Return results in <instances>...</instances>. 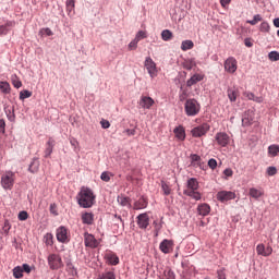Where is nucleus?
<instances>
[{
    "label": "nucleus",
    "instance_id": "f257e3e1",
    "mask_svg": "<svg viewBox=\"0 0 279 279\" xmlns=\"http://www.w3.org/2000/svg\"><path fill=\"white\" fill-rule=\"evenodd\" d=\"M96 197L90 187L82 186L76 195V202L81 208H93Z\"/></svg>",
    "mask_w": 279,
    "mask_h": 279
},
{
    "label": "nucleus",
    "instance_id": "f03ea898",
    "mask_svg": "<svg viewBox=\"0 0 279 279\" xmlns=\"http://www.w3.org/2000/svg\"><path fill=\"white\" fill-rule=\"evenodd\" d=\"M186 117H197L202 110V105L195 98H189L184 104Z\"/></svg>",
    "mask_w": 279,
    "mask_h": 279
},
{
    "label": "nucleus",
    "instance_id": "7ed1b4c3",
    "mask_svg": "<svg viewBox=\"0 0 279 279\" xmlns=\"http://www.w3.org/2000/svg\"><path fill=\"white\" fill-rule=\"evenodd\" d=\"M16 180V175L13 171H7L1 175V186L4 191H12L14 187V182Z\"/></svg>",
    "mask_w": 279,
    "mask_h": 279
},
{
    "label": "nucleus",
    "instance_id": "20e7f679",
    "mask_svg": "<svg viewBox=\"0 0 279 279\" xmlns=\"http://www.w3.org/2000/svg\"><path fill=\"white\" fill-rule=\"evenodd\" d=\"M144 66L151 80L158 77V66L151 57H146L144 61Z\"/></svg>",
    "mask_w": 279,
    "mask_h": 279
},
{
    "label": "nucleus",
    "instance_id": "39448f33",
    "mask_svg": "<svg viewBox=\"0 0 279 279\" xmlns=\"http://www.w3.org/2000/svg\"><path fill=\"white\" fill-rule=\"evenodd\" d=\"M210 130V124L203 123L194 129H192L191 134L194 138H202V136H206Z\"/></svg>",
    "mask_w": 279,
    "mask_h": 279
},
{
    "label": "nucleus",
    "instance_id": "423d86ee",
    "mask_svg": "<svg viewBox=\"0 0 279 279\" xmlns=\"http://www.w3.org/2000/svg\"><path fill=\"white\" fill-rule=\"evenodd\" d=\"M48 265L50 269L58 270L61 269L64 264L62 263V257H60L59 254H50L48 256Z\"/></svg>",
    "mask_w": 279,
    "mask_h": 279
},
{
    "label": "nucleus",
    "instance_id": "0eeeda50",
    "mask_svg": "<svg viewBox=\"0 0 279 279\" xmlns=\"http://www.w3.org/2000/svg\"><path fill=\"white\" fill-rule=\"evenodd\" d=\"M84 243H85V247H90V250H95L99 247V244L101 243V241L97 240L95 235H93L92 233L85 232Z\"/></svg>",
    "mask_w": 279,
    "mask_h": 279
},
{
    "label": "nucleus",
    "instance_id": "6e6552de",
    "mask_svg": "<svg viewBox=\"0 0 279 279\" xmlns=\"http://www.w3.org/2000/svg\"><path fill=\"white\" fill-rule=\"evenodd\" d=\"M218 202L221 204H226V202H230L231 199H235L236 194L232 191H220L216 195Z\"/></svg>",
    "mask_w": 279,
    "mask_h": 279
},
{
    "label": "nucleus",
    "instance_id": "1a4fd4ad",
    "mask_svg": "<svg viewBox=\"0 0 279 279\" xmlns=\"http://www.w3.org/2000/svg\"><path fill=\"white\" fill-rule=\"evenodd\" d=\"M215 141L220 147H228V145L230 144V135H228V133L226 132H218L215 135Z\"/></svg>",
    "mask_w": 279,
    "mask_h": 279
},
{
    "label": "nucleus",
    "instance_id": "9d476101",
    "mask_svg": "<svg viewBox=\"0 0 279 279\" xmlns=\"http://www.w3.org/2000/svg\"><path fill=\"white\" fill-rule=\"evenodd\" d=\"M236 69H239L236 59L234 57H229L225 61V71H227V73L234 74L236 73Z\"/></svg>",
    "mask_w": 279,
    "mask_h": 279
},
{
    "label": "nucleus",
    "instance_id": "9b49d317",
    "mask_svg": "<svg viewBox=\"0 0 279 279\" xmlns=\"http://www.w3.org/2000/svg\"><path fill=\"white\" fill-rule=\"evenodd\" d=\"M56 235L59 243H69V230L66 227H59L56 231Z\"/></svg>",
    "mask_w": 279,
    "mask_h": 279
},
{
    "label": "nucleus",
    "instance_id": "f8f14e48",
    "mask_svg": "<svg viewBox=\"0 0 279 279\" xmlns=\"http://www.w3.org/2000/svg\"><path fill=\"white\" fill-rule=\"evenodd\" d=\"M137 226L141 230H147L149 226V215H147V213L137 216Z\"/></svg>",
    "mask_w": 279,
    "mask_h": 279
},
{
    "label": "nucleus",
    "instance_id": "ddd939ff",
    "mask_svg": "<svg viewBox=\"0 0 279 279\" xmlns=\"http://www.w3.org/2000/svg\"><path fill=\"white\" fill-rule=\"evenodd\" d=\"M205 77L206 75H204L203 73H195L186 81L187 88L195 86V84H199V82H204Z\"/></svg>",
    "mask_w": 279,
    "mask_h": 279
},
{
    "label": "nucleus",
    "instance_id": "4468645a",
    "mask_svg": "<svg viewBox=\"0 0 279 279\" xmlns=\"http://www.w3.org/2000/svg\"><path fill=\"white\" fill-rule=\"evenodd\" d=\"M154 104L155 101L149 96H142L138 101L140 108H143L144 110H149Z\"/></svg>",
    "mask_w": 279,
    "mask_h": 279
},
{
    "label": "nucleus",
    "instance_id": "2eb2a0df",
    "mask_svg": "<svg viewBox=\"0 0 279 279\" xmlns=\"http://www.w3.org/2000/svg\"><path fill=\"white\" fill-rule=\"evenodd\" d=\"M159 250H160V252H162V254H170L171 250H173V240L165 239L159 244Z\"/></svg>",
    "mask_w": 279,
    "mask_h": 279
},
{
    "label": "nucleus",
    "instance_id": "dca6fc26",
    "mask_svg": "<svg viewBox=\"0 0 279 279\" xmlns=\"http://www.w3.org/2000/svg\"><path fill=\"white\" fill-rule=\"evenodd\" d=\"M81 219L84 226H93L95 223V214L85 211L82 214Z\"/></svg>",
    "mask_w": 279,
    "mask_h": 279
},
{
    "label": "nucleus",
    "instance_id": "f3484780",
    "mask_svg": "<svg viewBox=\"0 0 279 279\" xmlns=\"http://www.w3.org/2000/svg\"><path fill=\"white\" fill-rule=\"evenodd\" d=\"M4 113L11 123H14L16 121V114H14V107L10 105H4Z\"/></svg>",
    "mask_w": 279,
    "mask_h": 279
},
{
    "label": "nucleus",
    "instance_id": "a211bd4d",
    "mask_svg": "<svg viewBox=\"0 0 279 279\" xmlns=\"http://www.w3.org/2000/svg\"><path fill=\"white\" fill-rule=\"evenodd\" d=\"M174 136L175 138H178V141H185L186 138V131L184 130V126L179 125L173 130Z\"/></svg>",
    "mask_w": 279,
    "mask_h": 279
},
{
    "label": "nucleus",
    "instance_id": "6ab92c4d",
    "mask_svg": "<svg viewBox=\"0 0 279 279\" xmlns=\"http://www.w3.org/2000/svg\"><path fill=\"white\" fill-rule=\"evenodd\" d=\"M197 213L202 217H206V216L210 215V205H208L206 203L198 205Z\"/></svg>",
    "mask_w": 279,
    "mask_h": 279
},
{
    "label": "nucleus",
    "instance_id": "aec40b11",
    "mask_svg": "<svg viewBox=\"0 0 279 279\" xmlns=\"http://www.w3.org/2000/svg\"><path fill=\"white\" fill-rule=\"evenodd\" d=\"M227 95L231 104H234V101H236V97H239V90H236V87H228Z\"/></svg>",
    "mask_w": 279,
    "mask_h": 279
},
{
    "label": "nucleus",
    "instance_id": "412c9836",
    "mask_svg": "<svg viewBox=\"0 0 279 279\" xmlns=\"http://www.w3.org/2000/svg\"><path fill=\"white\" fill-rule=\"evenodd\" d=\"M248 195H251L253 199H260V197L265 195V191H263L262 189L251 187L248 191Z\"/></svg>",
    "mask_w": 279,
    "mask_h": 279
},
{
    "label": "nucleus",
    "instance_id": "4be33fe9",
    "mask_svg": "<svg viewBox=\"0 0 279 279\" xmlns=\"http://www.w3.org/2000/svg\"><path fill=\"white\" fill-rule=\"evenodd\" d=\"M40 169V160L38 158H33L32 162L28 166V171L31 173H38V170Z\"/></svg>",
    "mask_w": 279,
    "mask_h": 279
},
{
    "label": "nucleus",
    "instance_id": "5701e85b",
    "mask_svg": "<svg viewBox=\"0 0 279 279\" xmlns=\"http://www.w3.org/2000/svg\"><path fill=\"white\" fill-rule=\"evenodd\" d=\"M184 195H187V197H192V199H195L196 202H199L202 199V193L197 192V190H184Z\"/></svg>",
    "mask_w": 279,
    "mask_h": 279
},
{
    "label": "nucleus",
    "instance_id": "b1692460",
    "mask_svg": "<svg viewBox=\"0 0 279 279\" xmlns=\"http://www.w3.org/2000/svg\"><path fill=\"white\" fill-rule=\"evenodd\" d=\"M54 145H56V141H53L52 138H49V141L46 144L45 158H49V156L53 154Z\"/></svg>",
    "mask_w": 279,
    "mask_h": 279
},
{
    "label": "nucleus",
    "instance_id": "393cba45",
    "mask_svg": "<svg viewBox=\"0 0 279 279\" xmlns=\"http://www.w3.org/2000/svg\"><path fill=\"white\" fill-rule=\"evenodd\" d=\"M147 206V199L145 197H141L133 205L134 210H143Z\"/></svg>",
    "mask_w": 279,
    "mask_h": 279
},
{
    "label": "nucleus",
    "instance_id": "a878e982",
    "mask_svg": "<svg viewBox=\"0 0 279 279\" xmlns=\"http://www.w3.org/2000/svg\"><path fill=\"white\" fill-rule=\"evenodd\" d=\"M199 189V182L195 178L187 180V190L186 191H197Z\"/></svg>",
    "mask_w": 279,
    "mask_h": 279
},
{
    "label": "nucleus",
    "instance_id": "bb28decb",
    "mask_svg": "<svg viewBox=\"0 0 279 279\" xmlns=\"http://www.w3.org/2000/svg\"><path fill=\"white\" fill-rule=\"evenodd\" d=\"M106 259L109 263V265H119V256L114 253H108L106 255Z\"/></svg>",
    "mask_w": 279,
    "mask_h": 279
},
{
    "label": "nucleus",
    "instance_id": "cd10ccee",
    "mask_svg": "<svg viewBox=\"0 0 279 279\" xmlns=\"http://www.w3.org/2000/svg\"><path fill=\"white\" fill-rule=\"evenodd\" d=\"M193 47H195V44L191 39H186L181 43L182 51H189V50L193 49Z\"/></svg>",
    "mask_w": 279,
    "mask_h": 279
},
{
    "label": "nucleus",
    "instance_id": "c85d7f7f",
    "mask_svg": "<svg viewBox=\"0 0 279 279\" xmlns=\"http://www.w3.org/2000/svg\"><path fill=\"white\" fill-rule=\"evenodd\" d=\"M0 90L3 93V95H10L12 87H10V83L0 81Z\"/></svg>",
    "mask_w": 279,
    "mask_h": 279
},
{
    "label": "nucleus",
    "instance_id": "c756f323",
    "mask_svg": "<svg viewBox=\"0 0 279 279\" xmlns=\"http://www.w3.org/2000/svg\"><path fill=\"white\" fill-rule=\"evenodd\" d=\"M65 5L69 16H71V14H75V0H66Z\"/></svg>",
    "mask_w": 279,
    "mask_h": 279
},
{
    "label": "nucleus",
    "instance_id": "7c9ffc66",
    "mask_svg": "<svg viewBox=\"0 0 279 279\" xmlns=\"http://www.w3.org/2000/svg\"><path fill=\"white\" fill-rule=\"evenodd\" d=\"M242 125L247 128V125H252V116H250V111H245L242 116Z\"/></svg>",
    "mask_w": 279,
    "mask_h": 279
},
{
    "label": "nucleus",
    "instance_id": "2f4dec72",
    "mask_svg": "<svg viewBox=\"0 0 279 279\" xmlns=\"http://www.w3.org/2000/svg\"><path fill=\"white\" fill-rule=\"evenodd\" d=\"M196 64L195 59L192 58L183 62V69H185V71H192Z\"/></svg>",
    "mask_w": 279,
    "mask_h": 279
},
{
    "label": "nucleus",
    "instance_id": "473e14b6",
    "mask_svg": "<svg viewBox=\"0 0 279 279\" xmlns=\"http://www.w3.org/2000/svg\"><path fill=\"white\" fill-rule=\"evenodd\" d=\"M268 154L269 156H271L272 158H276V156H278L279 154V145L278 144H272L268 147Z\"/></svg>",
    "mask_w": 279,
    "mask_h": 279
},
{
    "label": "nucleus",
    "instance_id": "72a5a7b5",
    "mask_svg": "<svg viewBox=\"0 0 279 279\" xmlns=\"http://www.w3.org/2000/svg\"><path fill=\"white\" fill-rule=\"evenodd\" d=\"M173 38V33L169 29H163L161 32V39L165 40V43H169Z\"/></svg>",
    "mask_w": 279,
    "mask_h": 279
},
{
    "label": "nucleus",
    "instance_id": "f704fd0d",
    "mask_svg": "<svg viewBox=\"0 0 279 279\" xmlns=\"http://www.w3.org/2000/svg\"><path fill=\"white\" fill-rule=\"evenodd\" d=\"M117 201H118V204H120V206H129V207L132 206L130 204V197L128 196L120 195L118 196Z\"/></svg>",
    "mask_w": 279,
    "mask_h": 279
},
{
    "label": "nucleus",
    "instance_id": "c9c22d12",
    "mask_svg": "<svg viewBox=\"0 0 279 279\" xmlns=\"http://www.w3.org/2000/svg\"><path fill=\"white\" fill-rule=\"evenodd\" d=\"M259 32L263 34H269L271 32V26L269 25V22H262L259 25Z\"/></svg>",
    "mask_w": 279,
    "mask_h": 279
},
{
    "label": "nucleus",
    "instance_id": "e433bc0d",
    "mask_svg": "<svg viewBox=\"0 0 279 279\" xmlns=\"http://www.w3.org/2000/svg\"><path fill=\"white\" fill-rule=\"evenodd\" d=\"M11 82L14 88H21V86H23V83L21 82V80H19V76H16V74L11 75Z\"/></svg>",
    "mask_w": 279,
    "mask_h": 279
},
{
    "label": "nucleus",
    "instance_id": "4c0bfd02",
    "mask_svg": "<svg viewBox=\"0 0 279 279\" xmlns=\"http://www.w3.org/2000/svg\"><path fill=\"white\" fill-rule=\"evenodd\" d=\"M98 279H117V275L113 271H107L99 275Z\"/></svg>",
    "mask_w": 279,
    "mask_h": 279
},
{
    "label": "nucleus",
    "instance_id": "58836bf2",
    "mask_svg": "<svg viewBox=\"0 0 279 279\" xmlns=\"http://www.w3.org/2000/svg\"><path fill=\"white\" fill-rule=\"evenodd\" d=\"M260 21H263V15L255 14L253 16V20H248V21H246V23H248V25H257L258 23H260Z\"/></svg>",
    "mask_w": 279,
    "mask_h": 279
},
{
    "label": "nucleus",
    "instance_id": "ea45409f",
    "mask_svg": "<svg viewBox=\"0 0 279 279\" xmlns=\"http://www.w3.org/2000/svg\"><path fill=\"white\" fill-rule=\"evenodd\" d=\"M145 38H147V32H145V31H138V32L136 33L134 39H135L137 43H141V40H145Z\"/></svg>",
    "mask_w": 279,
    "mask_h": 279
},
{
    "label": "nucleus",
    "instance_id": "a19ab883",
    "mask_svg": "<svg viewBox=\"0 0 279 279\" xmlns=\"http://www.w3.org/2000/svg\"><path fill=\"white\" fill-rule=\"evenodd\" d=\"M13 277L16 279L23 278V268L21 266L13 268Z\"/></svg>",
    "mask_w": 279,
    "mask_h": 279
},
{
    "label": "nucleus",
    "instance_id": "79ce46f5",
    "mask_svg": "<svg viewBox=\"0 0 279 279\" xmlns=\"http://www.w3.org/2000/svg\"><path fill=\"white\" fill-rule=\"evenodd\" d=\"M10 230H12V225H10L9 220H4V225L2 227L3 234L9 235L10 234Z\"/></svg>",
    "mask_w": 279,
    "mask_h": 279
},
{
    "label": "nucleus",
    "instance_id": "37998d69",
    "mask_svg": "<svg viewBox=\"0 0 279 279\" xmlns=\"http://www.w3.org/2000/svg\"><path fill=\"white\" fill-rule=\"evenodd\" d=\"M268 59L271 61V62H278L279 60V52L278 51H270L268 53Z\"/></svg>",
    "mask_w": 279,
    "mask_h": 279
},
{
    "label": "nucleus",
    "instance_id": "c03bdc74",
    "mask_svg": "<svg viewBox=\"0 0 279 279\" xmlns=\"http://www.w3.org/2000/svg\"><path fill=\"white\" fill-rule=\"evenodd\" d=\"M110 178H112V173H110L108 171H104L100 174V180H102V182H110Z\"/></svg>",
    "mask_w": 279,
    "mask_h": 279
},
{
    "label": "nucleus",
    "instance_id": "a18cd8bd",
    "mask_svg": "<svg viewBox=\"0 0 279 279\" xmlns=\"http://www.w3.org/2000/svg\"><path fill=\"white\" fill-rule=\"evenodd\" d=\"M44 239H45L46 245H49V246L53 245V234H51V233H46V235L44 236Z\"/></svg>",
    "mask_w": 279,
    "mask_h": 279
},
{
    "label": "nucleus",
    "instance_id": "49530a36",
    "mask_svg": "<svg viewBox=\"0 0 279 279\" xmlns=\"http://www.w3.org/2000/svg\"><path fill=\"white\" fill-rule=\"evenodd\" d=\"M153 226L155 228V232H160L162 230V220H154Z\"/></svg>",
    "mask_w": 279,
    "mask_h": 279
},
{
    "label": "nucleus",
    "instance_id": "de8ad7c7",
    "mask_svg": "<svg viewBox=\"0 0 279 279\" xmlns=\"http://www.w3.org/2000/svg\"><path fill=\"white\" fill-rule=\"evenodd\" d=\"M29 97H32V92L24 89L20 93V99L24 100V99H29Z\"/></svg>",
    "mask_w": 279,
    "mask_h": 279
},
{
    "label": "nucleus",
    "instance_id": "09e8293b",
    "mask_svg": "<svg viewBox=\"0 0 279 279\" xmlns=\"http://www.w3.org/2000/svg\"><path fill=\"white\" fill-rule=\"evenodd\" d=\"M161 189L163 191V195H171V187L166 182H161Z\"/></svg>",
    "mask_w": 279,
    "mask_h": 279
},
{
    "label": "nucleus",
    "instance_id": "8fccbe9b",
    "mask_svg": "<svg viewBox=\"0 0 279 279\" xmlns=\"http://www.w3.org/2000/svg\"><path fill=\"white\" fill-rule=\"evenodd\" d=\"M29 217V215L27 214V211L22 210L19 213L17 219L20 221H27V218Z\"/></svg>",
    "mask_w": 279,
    "mask_h": 279
},
{
    "label": "nucleus",
    "instance_id": "3c124183",
    "mask_svg": "<svg viewBox=\"0 0 279 279\" xmlns=\"http://www.w3.org/2000/svg\"><path fill=\"white\" fill-rule=\"evenodd\" d=\"M163 275L166 279H175V272H173L171 269L165 270Z\"/></svg>",
    "mask_w": 279,
    "mask_h": 279
},
{
    "label": "nucleus",
    "instance_id": "603ef678",
    "mask_svg": "<svg viewBox=\"0 0 279 279\" xmlns=\"http://www.w3.org/2000/svg\"><path fill=\"white\" fill-rule=\"evenodd\" d=\"M265 244H258L256 246V252L258 254V256H265Z\"/></svg>",
    "mask_w": 279,
    "mask_h": 279
},
{
    "label": "nucleus",
    "instance_id": "864d4df0",
    "mask_svg": "<svg viewBox=\"0 0 279 279\" xmlns=\"http://www.w3.org/2000/svg\"><path fill=\"white\" fill-rule=\"evenodd\" d=\"M66 270L72 275L75 276V274H77V270L75 269V266H73V264L68 263L66 264Z\"/></svg>",
    "mask_w": 279,
    "mask_h": 279
},
{
    "label": "nucleus",
    "instance_id": "5fc2aeb1",
    "mask_svg": "<svg viewBox=\"0 0 279 279\" xmlns=\"http://www.w3.org/2000/svg\"><path fill=\"white\" fill-rule=\"evenodd\" d=\"M138 47V41L136 39H133L130 44H129V49L130 51H134L135 49H137Z\"/></svg>",
    "mask_w": 279,
    "mask_h": 279
},
{
    "label": "nucleus",
    "instance_id": "6e6d98bb",
    "mask_svg": "<svg viewBox=\"0 0 279 279\" xmlns=\"http://www.w3.org/2000/svg\"><path fill=\"white\" fill-rule=\"evenodd\" d=\"M208 167H209V169H213V170L217 169V159H215V158L209 159Z\"/></svg>",
    "mask_w": 279,
    "mask_h": 279
},
{
    "label": "nucleus",
    "instance_id": "4d7b16f0",
    "mask_svg": "<svg viewBox=\"0 0 279 279\" xmlns=\"http://www.w3.org/2000/svg\"><path fill=\"white\" fill-rule=\"evenodd\" d=\"M278 173V169H276V167L270 166L267 168V174L268 175H276Z\"/></svg>",
    "mask_w": 279,
    "mask_h": 279
},
{
    "label": "nucleus",
    "instance_id": "13d9d810",
    "mask_svg": "<svg viewBox=\"0 0 279 279\" xmlns=\"http://www.w3.org/2000/svg\"><path fill=\"white\" fill-rule=\"evenodd\" d=\"M100 125L102 130H108V128H110V121L108 120H101L100 121Z\"/></svg>",
    "mask_w": 279,
    "mask_h": 279
},
{
    "label": "nucleus",
    "instance_id": "bf43d9fd",
    "mask_svg": "<svg viewBox=\"0 0 279 279\" xmlns=\"http://www.w3.org/2000/svg\"><path fill=\"white\" fill-rule=\"evenodd\" d=\"M217 278L218 279H227L226 278V269H220L217 271Z\"/></svg>",
    "mask_w": 279,
    "mask_h": 279
},
{
    "label": "nucleus",
    "instance_id": "052dcab7",
    "mask_svg": "<svg viewBox=\"0 0 279 279\" xmlns=\"http://www.w3.org/2000/svg\"><path fill=\"white\" fill-rule=\"evenodd\" d=\"M233 174L234 172L230 168L223 170V175H226V178H232Z\"/></svg>",
    "mask_w": 279,
    "mask_h": 279
},
{
    "label": "nucleus",
    "instance_id": "680f3d73",
    "mask_svg": "<svg viewBox=\"0 0 279 279\" xmlns=\"http://www.w3.org/2000/svg\"><path fill=\"white\" fill-rule=\"evenodd\" d=\"M274 253V248L271 246H267L265 248V253H264V256L267 257V256H271V254Z\"/></svg>",
    "mask_w": 279,
    "mask_h": 279
},
{
    "label": "nucleus",
    "instance_id": "e2e57ef3",
    "mask_svg": "<svg viewBox=\"0 0 279 279\" xmlns=\"http://www.w3.org/2000/svg\"><path fill=\"white\" fill-rule=\"evenodd\" d=\"M191 160H192V162H199V160H202V157L197 154H192Z\"/></svg>",
    "mask_w": 279,
    "mask_h": 279
},
{
    "label": "nucleus",
    "instance_id": "0e129e2a",
    "mask_svg": "<svg viewBox=\"0 0 279 279\" xmlns=\"http://www.w3.org/2000/svg\"><path fill=\"white\" fill-rule=\"evenodd\" d=\"M50 213L58 217V210L56 209V204H50Z\"/></svg>",
    "mask_w": 279,
    "mask_h": 279
},
{
    "label": "nucleus",
    "instance_id": "69168bd1",
    "mask_svg": "<svg viewBox=\"0 0 279 279\" xmlns=\"http://www.w3.org/2000/svg\"><path fill=\"white\" fill-rule=\"evenodd\" d=\"M22 269H23V271H25L26 274H31V272H32V267H29L28 264H23Z\"/></svg>",
    "mask_w": 279,
    "mask_h": 279
},
{
    "label": "nucleus",
    "instance_id": "338daca9",
    "mask_svg": "<svg viewBox=\"0 0 279 279\" xmlns=\"http://www.w3.org/2000/svg\"><path fill=\"white\" fill-rule=\"evenodd\" d=\"M10 29L5 28V26H0V36H5Z\"/></svg>",
    "mask_w": 279,
    "mask_h": 279
},
{
    "label": "nucleus",
    "instance_id": "774afa93",
    "mask_svg": "<svg viewBox=\"0 0 279 279\" xmlns=\"http://www.w3.org/2000/svg\"><path fill=\"white\" fill-rule=\"evenodd\" d=\"M0 132H5V120H0Z\"/></svg>",
    "mask_w": 279,
    "mask_h": 279
}]
</instances>
